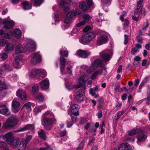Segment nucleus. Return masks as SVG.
Here are the masks:
<instances>
[{
    "label": "nucleus",
    "mask_w": 150,
    "mask_h": 150,
    "mask_svg": "<svg viewBox=\"0 0 150 150\" xmlns=\"http://www.w3.org/2000/svg\"><path fill=\"white\" fill-rule=\"evenodd\" d=\"M7 88V86L4 83L0 84V92Z\"/></svg>",
    "instance_id": "obj_45"
},
{
    "label": "nucleus",
    "mask_w": 150,
    "mask_h": 150,
    "mask_svg": "<svg viewBox=\"0 0 150 150\" xmlns=\"http://www.w3.org/2000/svg\"><path fill=\"white\" fill-rule=\"evenodd\" d=\"M129 21L127 19H125L124 21V25L126 28L128 26Z\"/></svg>",
    "instance_id": "obj_62"
},
{
    "label": "nucleus",
    "mask_w": 150,
    "mask_h": 150,
    "mask_svg": "<svg viewBox=\"0 0 150 150\" xmlns=\"http://www.w3.org/2000/svg\"><path fill=\"white\" fill-rule=\"evenodd\" d=\"M0 35L1 36V37L7 39L11 38L12 36V33L11 31H9L7 33H5L1 30L0 31Z\"/></svg>",
    "instance_id": "obj_18"
},
{
    "label": "nucleus",
    "mask_w": 150,
    "mask_h": 150,
    "mask_svg": "<svg viewBox=\"0 0 150 150\" xmlns=\"http://www.w3.org/2000/svg\"><path fill=\"white\" fill-rule=\"evenodd\" d=\"M3 24L4 25V28L6 29H11L14 25V23L13 21L7 20L4 21Z\"/></svg>",
    "instance_id": "obj_13"
},
{
    "label": "nucleus",
    "mask_w": 150,
    "mask_h": 150,
    "mask_svg": "<svg viewBox=\"0 0 150 150\" xmlns=\"http://www.w3.org/2000/svg\"><path fill=\"white\" fill-rule=\"evenodd\" d=\"M79 6L80 8L84 12H86L87 11L88 7L85 2L83 1L80 2Z\"/></svg>",
    "instance_id": "obj_25"
},
{
    "label": "nucleus",
    "mask_w": 150,
    "mask_h": 150,
    "mask_svg": "<svg viewBox=\"0 0 150 150\" xmlns=\"http://www.w3.org/2000/svg\"><path fill=\"white\" fill-rule=\"evenodd\" d=\"M123 88L125 91L128 93H129L132 92L133 91V88L130 87H129V89H127V88L125 87H124Z\"/></svg>",
    "instance_id": "obj_57"
},
{
    "label": "nucleus",
    "mask_w": 150,
    "mask_h": 150,
    "mask_svg": "<svg viewBox=\"0 0 150 150\" xmlns=\"http://www.w3.org/2000/svg\"><path fill=\"white\" fill-rule=\"evenodd\" d=\"M7 42V41L4 39H0V45L3 46L5 45Z\"/></svg>",
    "instance_id": "obj_55"
},
{
    "label": "nucleus",
    "mask_w": 150,
    "mask_h": 150,
    "mask_svg": "<svg viewBox=\"0 0 150 150\" xmlns=\"http://www.w3.org/2000/svg\"><path fill=\"white\" fill-rule=\"evenodd\" d=\"M86 2L89 7H91L93 4L92 0H86Z\"/></svg>",
    "instance_id": "obj_56"
},
{
    "label": "nucleus",
    "mask_w": 150,
    "mask_h": 150,
    "mask_svg": "<svg viewBox=\"0 0 150 150\" xmlns=\"http://www.w3.org/2000/svg\"><path fill=\"white\" fill-rule=\"evenodd\" d=\"M80 13L78 9H76L74 11L69 12L64 19V23L67 24L70 23L71 21L72 17Z\"/></svg>",
    "instance_id": "obj_2"
},
{
    "label": "nucleus",
    "mask_w": 150,
    "mask_h": 150,
    "mask_svg": "<svg viewBox=\"0 0 150 150\" xmlns=\"http://www.w3.org/2000/svg\"><path fill=\"white\" fill-rule=\"evenodd\" d=\"M6 146L7 144L5 142L0 141V149L6 147Z\"/></svg>",
    "instance_id": "obj_52"
},
{
    "label": "nucleus",
    "mask_w": 150,
    "mask_h": 150,
    "mask_svg": "<svg viewBox=\"0 0 150 150\" xmlns=\"http://www.w3.org/2000/svg\"><path fill=\"white\" fill-rule=\"evenodd\" d=\"M60 70L62 72L64 71L65 68L66 62L65 58L63 57H60Z\"/></svg>",
    "instance_id": "obj_21"
},
{
    "label": "nucleus",
    "mask_w": 150,
    "mask_h": 150,
    "mask_svg": "<svg viewBox=\"0 0 150 150\" xmlns=\"http://www.w3.org/2000/svg\"><path fill=\"white\" fill-rule=\"evenodd\" d=\"M28 46L31 49H33L35 48V42L31 41L28 44Z\"/></svg>",
    "instance_id": "obj_46"
},
{
    "label": "nucleus",
    "mask_w": 150,
    "mask_h": 150,
    "mask_svg": "<svg viewBox=\"0 0 150 150\" xmlns=\"http://www.w3.org/2000/svg\"><path fill=\"white\" fill-rule=\"evenodd\" d=\"M20 105V103L17 100L16 98L14 99L12 102V111L14 113L18 112Z\"/></svg>",
    "instance_id": "obj_11"
},
{
    "label": "nucleus",
    "mask_w": 150,
    "mask_h": 150,
    "mask_svg": "<svg viewBox=\"0 0 150 150\" xmlns=\"http://www.w3.org/2000/svg\"><path fill=\"white\" fill-rule=\"evenodd\" d=\"M47 75V73L46 71L44 69H39L38 76L42 78L45 77Z\"/></svg>",
    "instance_id": "obj_29"
},
{
    "label": "nucleus",
    "mask_w": 150,
    "mask_h": 150,
    "mask_svg": "<svg viewBox=\"0 0 150 150\" xmlns=\"http://www.w3.org/2000/svg\"><path fill=\"white\" fill-rule=\"evenodd\" d=\"M76 55L83 58H87L91 54V52L88 50L79 49L77 51Z\"/></svg>",
    "instance_id": "obj_5"
},
{
    "label": "nucleus",
    "mask_w": 150,
    "mask_h": 150,
    "mask_svg": "<svg viewBox=\"0 0 150 150\" xmlns=\"http://www.w3.org/2000/svg\"><path fill=\"white\" fill-rule=\"evenodd\" d=\"M84 141H82L79 145L77 149V150H82L84 146Z\"/></svg>",
    "instance_id": "obj_50"
},
{
    "label": "nucleus",
    "mask_w": 150,
    "mask_h": 150,
    "mask_svg": "<svg viewBox=\"0 0 150 150\" xmlns=\"http://www.w3.org/2000/svg\"><path fill=\"white\" fill-rule=\"evenodd\" d=\"M60 53L61 55L65 57H67L68 55V52L67 50H61L60 51Z\"/></svg>",
    "instance_id": "obj_44"
},
{
    "label": "nucleus",
    "mask_w": 150,
    "mask_h": 150,
    "mask_svg": "<svg viewBox=\"0 0 150 150\" xmlns=\"http://www.w3.org/2000/svg\"><path fill=\"white\" fill-rule=\"evenodd\" d=\"M32 138V136L31 135H28L27 136L25 139H23L27 144L30 141Z\"/></svg>",
    "instance_id": "obj_42"
},
{
    "label": "nucleus",
    "mask_w": 150,
    "mask_h": 150,
    "mask_svg": "<svg viewBox=\"0 0 150 150\" xmlns=\"http://www.w3.org/2000/svg\"><path fill=\"white\" fill-rule=\"evenodd\" d=\"M96 69V67L92 63L90 66L87 67L86 70L88 73L91 74Z\"/></svg>",
    "instance_id": "obj_24"
},
{
    "label": "nucleus",
    "mask_w": 150,
    "mask_h": 150,
    "mask_svg": "<svg viewBox=\"0 0 150 150\" xmlns=\"http://www.w3.org/2000/svg\"><path fill=\"white\" fill-rule=\"evenodd\" d=\"M14 33L15 36L16 38H21L22 33L20 30L18 29H17L14 30Z\"/></svg>",
    "instance_id": "obj_34"
},
{
    "label": "nucleus",
    "mask_w": 150,
    "mask_h": 150,
    "mask_svg": "<svg viewBox=\"0 0 150 150\" xmlns=\"http://www.w3.org/2000/svg\"><path fill=\"white\" fill-rule=\"evenodd\" d=\"M54 121L55 119L52 117L51 118L45 117L43 119L42 125L45 127H47L48 126H51Z\"/></svg>",
    "instance_id": "obj_6"
},
{
    "label": "nucleus",
    "mask_w": 150,
    "mask_h": 150,
    "mask_svg": "<svg viewBox=\"0 0 150 150\" xmlns=\"http://www.w3.org/2000/svg\"><path fill=\"white\" fill-rule=\"evenodd\" d=\"M86 88L85 86H83L81 89H79L77 92L76 98L78 102H80L83 100L85 96L84 91Z\"/></svg>",
    "instance_id": "obj_4"
},
{
    "label": "nucleus",
    "mask_w": 150,
    "mask_h": 150,
    "mask_svg": "<svg viewBox=\"0 0 150 150\" xmlns=\"http://www.w3.org/2000/svg\"><path fill=\"white\" fill-rule=\"evenodd\" d=\"M18 148L19 150H25L26 149V146L27 144L25 143V141L23 139L21 141H20Z\"/></svg>",
    "instance_id": "obj_23"
},
{
    "label": "nucleus",
    "mask_w": 150,
    "mask_h": 150,
    "mask_svg": "<svg viewBox=\"0 0 150 150\" xmlns=\"http://www.w3.org/2000/svg\"><path fill=\"white\" fill-rule=\"evenodd\" d=\"M67 126L68 127L70 128L71 127L73 124V122L70 120H67Z\"/></svg>",
    "instance_id": "obj_51"
},
{
    "label": "nucleus",
    "mask_w": 150,
    "mask_h": 150,
    "mask_svg": "<svg viewBox=\"0 0 150 150\" xmlns=\"http://www.w3.org/2000/svg\"><path fill=\"white\" fill-rule=\"evenodd\" d=\"M31 103L30 102H28L25 104L23 107H25L28 110L31 111Z\"/></svg>",
    "instance_id": "obj_48"
},
{
    "label": "nucleus",
    "mask_w": 150,
    "mask_h": 150,
    "mask_svg": "<svg viewBox=\"0 0 150 150\" xmlns=\"http://www.w3.org/2000/svg\"><path fill=\"white\" fill-rule=\"evenodd\" d=\"M95 138L93 137H91L89 138V143L88 145H90L91 143H93L95 140Z\"/></svg>",
    "instance_id": "obj_61"
},
{
    "label": "nucleus",
    "mask_w": 150,
    "mask_h": 150,
    "mask_svg": "<svg viewBox=\"0 0 150 150\" xmlns=\"http://www.w3.org/2000/svg\"><path fill=\"white\" fill-rule=\"evenodd\" d=\"M6 141L8 144L11 142L14 139V136L11 132H9L7 133L5 135Z\"/></svg>",
    "instance_id": "obj_20"
},
{
    "label": "nucleus",
    "mask_w": 150,
    "mask_h": 150,
    "mask_svg": "<svg viewBox=\"0 0 150 150\" xmlns=\"http://www.w3.org/2000/svg\"><path fill=\"white\" fill-rule=\"evenodd\" d=\"M86 23V21H83L81 22H80L76 24V25L77 27H79L81 26L84 25Z\"/></svg>",
    "instance_id": "obj_59"
},
{
    "label": "nucleus",
    "mask_w": 150,
    "mask_h": 150,
    "mask_svg": "<svg viewBox=\"0 0 150 150\" xmlns=\"http://www.w3.org/2000/svg\"><path fill=\"white\" fill-rule=\"evenodd\" d=\"M79 105L75 104L72 105L71 107V114L73 115L77 116L79 115Z\"/></svg>",
    "instance_id": "obj_14"
},
{
    "label": "nucleus",
    "mask_w": 150,
    "mask_h": 150,
    "mask_svg": "<svg viewBox=\"0 0 150 150\" xmlns=\"http://www.w3.org/2000/svg\"><path fill=\"white\" fill-rule=\"evenodd\" d=\"M39 69H32L30 73V75L32 76H34L36 75L38 76Z\"/></svg>",
    "instance_id": "obj_36"
},
{
    "label": "nucleus",
    "mask_w": 150,
    "mask_h": 150,
    "mask_svg": "<svg viewBox=\"0 0 150 150\" xmlns=\"http://www.w3.org/2000/svg\"><path fill=\"white\" fill-rule=\"evenodd\" d=\"M39 84L41 89L46 90L49 88V81L48 79H45L40 82Z\"/></svg>",
    "instance_id": "obj_8"
},
{
    "label": "nucleus",
    "mask_w": 150,
    "mask_h": 150,
    "mask_svg": "<svg viewBox=\"0 0 150 150\" xmlns=\"http://www.w3.org/2000/svg\"><path fill=\"white\" fill-rule=\"evenodd\" d=\"M90 16L88 14H85L83 16L84 21H85L86 22V20L89 19L90 18Z\"/></svg>",
    "instance_id": "obj_63"
},
{
    "label": "nucleus",
    "mask_w": 150,
    "mask_h": 150,
    "mask_svg": "<svg viewBox=\"0 0 150 150\" xmlns=\"http://www.w3.org/2000/svg\"><path fill=\"white\" fill-rule=\"evenodd\" d=\"M23 8L25 10H28L31 9L32 7L31 4H29L27 1L22 3Z\"/></svg>",
    "instance_id": "obj_31"
},
{
    "label": "nucleus",
    "mask_w": 150,
    "mask_h": 150,
    "mask_svg": "<svg viewBox=\"0 0 150 150\" xmlns=\"http://www.w3.org/2000/svg\"><path fill=\"white\" fill-rule=\"evenodd\" d=\"M138 134H139L138 137V141L140 142H144L147 137L146 135L145 134L144 131L141 130V131Z\"/></svg>",
    "instance_id": "obj_16"
},
{
    "label": "nucleus",
    "mask_w": 150,
    "mask_h": 150,
    "mask_svg": "<svg viewBox=\"0 0 150 150\" xmlns=\"http://www.w3.org/2000/svg\"><path fill=\"white\" fill-rule=\"evenodd\" d=\"M39 91V87L38 86L34 85L32 87V91L33 94L37 93Z\"/></svg>",
    "instance_id": "obj_39"
},
{
    "label": "nucleus",
    "mask_w": 150,
    "mask_h": 150,
    "mask_svg": "<svg viewBox=\"0 0 150 150\" xmlns=\"http://www.w3.org/2000/svg\"><path fill=\"white\" fill-rule=\"evenodd\" d=\"M8 56V55L7 54L3 53L0 54V58L3 60L6 59Z\"/></svg>",
    "instance_id": "obj_43"
},
{
    "label": "nucleus",
    "mask_w": 150,
    "mask_h": 150,
    "mask_svg": "<svg viewBox=\"0 0 150 150\" xmlns=\"http://www.w3.org/2000/svg\"><path fill=\"white\" fill-rule=\"evenodd\" d=\"M41 59V56L39 54V52L35 53L31 60V63L33 65H35L39 62Z\"/></svg>",
    "instance_id": "obj_9"
},
{
    "label": "nucleus",
    "mask_w": 150,
    "mask_h": 150,
    "mask_svg": "<svg viewBox=\"0 0 150 150\" xmlns=\"http://www.w3.org/2000/svg\"><path fill=\"white\" fill-rule=\"evenodd\" d=\"M138 51V49L136 47H133L131 51V53L132 54L134 55Z\"/></svg>",
    "instance_id": "obj_53"
},
{
    "label": "nucleus",
    "mask_w": 150,
    "mask_h": 150,
    "mask_svg": "<svg viewBox=\"0 0 150 150\" xmlns=\"http://www.w3.org/2000/svg\"><path fill=\"white\" fill-rule=\"evenodd\" d=\"M74 0H62L60 3V5L61 6H63L65 4H68L70 2L73 3V1Z\"/></svg>",
    "instance_id": "obj_40"
},
{
    "label": "nucleus",
    "mask_w": 150,
    "mask_h": 150,
    "mask_svg": "<svg viewBox=\"0 0 150 150\" xmlns=\"http://www.w3.org/2000/svg\"><path fill=\"white\" fill-rule=\"evenodd\" d=\"M95 37L94 33L93 32H89L85 35L82 37L81 39L83 42H88L91 41Z\"/></svg>",
    "instance_id": "obj_7"
},
{
    "label": "nucleus",
    "mask_w": 150,
    "mask_h": 150,
    "mask_svg": "<svg viewBox=\"0 0 150 150\" xmlns=\"http://www.w3.org/2000/svg\"><path fill=\"white\" fill-rule=\"evenodd\" d=\"M38 133L39 137L44 140L46 139V137L45 132L43 129H40L39 130Z\"/></svg>",
    "instance_id": "obj_32"
},
{
    "label": "nucleus",
    "mask_w": 150,
    "mask_h": 150,
    "mask_svg": "<svg viewBox=\"0 0 150 150\" xmlns=\"http://www.w3.org/2000/svg\"><path fill=\"white\" fill-rule=\"evenodd\" d=\"M16 95L22 100H25L26 99L25 92L20 89L17 90L16 92Z\"/></svg>",
    "instance_id": "obj_15"
},
{
    "label": "nucleus",
    "mask_w": 150,
    "mask_h": 150,
    "mask_svg": "<svg viewBox=\"0 0 150 150\" xmlns=\"http://www.w3.org/2000/svg\"><path fill=\"white\" fill-rule=\"evenodd\" d=\"M8 104L7 103H5L4 105H0V113L5 115L8 112L9 109L7 107Z\"/></svg>",
    "instance_id": "obj_17"
},
{
    "label": "nucleus",
    "mask_w": 150,
    "mask_h": 150,
    "mask_svg": "<svg viewBox=\"0 0 150 150\" xmlns=\"http://www.w3.org/2000/svg\"><path fill=\"white\" fill-rule=\"evenodd\" d=\"M102 69H100L96 71L92 75L91 77V79L92 80H94L95 79L97 76L99 75H100L102 74Z\"/></svg>",
    "instance_id": "obj_33"
},
{
    "label": "nucleus",
    "mask_w": 150,
    "mask_h": 150,
    "mask_svg": "<svg viewBox=\"0 0 150 150\" xmlns=\"http://www.w3.org/2000/svg\"><path fill=\"white\" fill-rule=\"evenodd\" d=\"M118 150H132V149L128 144H122L120 145Z\"/></svg>",
    "instance_id": "obj_19"
},
{
    "label": "nucleus",
    "mask_w": 150,
    "mask_h": 150,
    "mask_svg": "<svg viewBox=\"0 0 150 150\" xmlns=\"http://www.w3.org/2000/svg\"><path fill=\"white\" fill-rule=\"evenodd\" d=\"M136 38L137 40V41L140 43H142V38L139 35H138L136 37Z\"/></svg>",
    "instance_id": "obj_60"
},
{
    "label": "nucleus",
    "mask_w": 150,
    "mask_h": 150,
    "mask_svg": "<svg viewBox=\"0 0 150 150\" xmlns=\"http://www.w3.org/2000/svg\"><path fill=\"white\" fill-rule=\"evenodd\" d=\"M143 1V0H140L137 4V9H139Z\"/></svg>",
    "instance_id": "obj_64"
},
{
    "label": "nucleus",
    "mask_w": 150,
    "mask_h": 150,
    "mask_svg": "<svg viewBox=\"0 0 150 150\" xmlns=\"http://www.w3.org/2000/svg\"><path fill=\"white\" fill-rule=\"evenodd\" d=\"M13 47L14 46L11 43H8L6 45L5 50L6 52L8 53L13 50Z\"/></svg>",
    "instance_id": "obj_27"
},
{
    "label": "nucleus",
    "mask_w": 150,
    "mask_h": 150,
    "mask_svg": "<svg viewBox=\"0 0 150 150\" xmlns=\"http://www.w3.org/2000/svg\"><path fill=\"white\" fill-rule=\"evenodd\" d=\"M141 131V130L139 129H132V130L129 131L128 132V134L130 136H132L138 133H139Z\"/></svg>",
    "instance_id": "obj_30"
},
{
    "label": "nucleus",
    "mask_w": 150,
    "mask_h": 150,
    "mask_svg": "<svg viewBox=\"0 0 150 150\" xmlns=\"http://www.w3.org/2000/svg\"><path fill=\"white\" fill-rule=\"evenodd\" d=\"M21 60V58L19 56L16 57L15 59V62L17 64L19 63V62Z\"/></svg>",
    "instance_id": "obj_58"
},
{
    "label": "nucleus",
    "mask_w": 150,
    "mask_h": 150,
    "mask_svg": "<svg viewBox=\"0 0 150 150\" xmlns=\"http://www.w3.org/2000/svg\"><path fill=\"white\" fill-rule=\"evenodd\" d=\"M73 67V66L69 65L67 68V72L71 74H72V71L71 70V69Z\"/></svg>",
    "instance_id": "obj_54"
},
{
    "label": "nucleus",
    "mask_w": 150,
    "mask_h": 150,
    "mask_svg": "<svg viewBox=\"0 0 150 150\" xmlns=\"http://www.w3.org/2000/svg\"><path fill=\"white\" fill-rule=\"evenodd\" d=\"M86 77V76H85L81 77L79 79V84L76 86V88H81L83 86H85L83 85L86 82L87 80Z\"/></svg>",
    "instance_id": "obj_12"
},
{
    "label": "nucleus",
    "mask_w": 150,
    "mask_h": 150,
    "mask_svg": "<svg viewBox=\"0 0 150 150\" xmlns=\"http://www.w3.org/2000/svg\"><path fill=\"white\" fill-rule=\"evenodd\" d=\"M43 115L44 116H48L49 117H54L53 114L49 111H47L45 112L43 114Z\"/></svg>",
    "instance_id": "obj_47"
},
{
    "label": "nucleus",
    "mask_w": 150,
    "mask_h": 150,
    "mask_svg": "<svg viewBox=\"0 0 150 150\" xmlns=\"http://www.w3.org/2000/svg\"><path fill=\"white\" fill-rule=\"evenodd\" d=\"M115 90L116 91L119 92H122V89L120 88V85L118 84L115 86Z\"/></svg>",
    "instance_id": "obj_49"
},
{
    "label": "nucleus",
    "mask_w": 150,
    "mask_h": 150,
    "mask_svg": "<svg viewBox=\"0 0 150 150\" xmlns=\"http://www.w3.org/2000/svg\"><path fill=\"white\" fill-rule=\"evenodd\" d=\"M36 98L40 101H42L44 100V97L42 94L41 93H39L37 95Z\"/></svg>",
    "instance_id": "obj_41"
},
{
    "label": "nucleus",
    "mask_w": 150,
    "mask_h": 150,
    "mask_svg": "<svg viewBox=\"0 0 150 150\" xmlns=\"http://www.w3.org/2000/svg\"><path fill=\"white\" fill-rule=\"evenodd\" d=\"M108 40V36L106 34H100L97 37V44L100 45L107 42Z\"/></svg>",
    "instance_id": "obj_3"
},
{
    "label": "nucleus",
    "mask_w": 150,
    "mask_h": 150,
    "mask_svg": "<svg viewBox=\"0 0 150 150\" xmlns=\"http://www.w3.org/2000/svg\"><path fill=\"white\" fill-rule=\"evenodd\" d=\"M18 118L15 115H12L8 118L3 127L5 129L13 127L16 126L18 123Z\"/></svg>",
    "instance_id": "obj_1"
},
{
    "label": "nucleus",
    "mask_w": 150,
    "mask_h": 150,
    "mask_svg": "<svg viewBox=\"0 0 150 150\" xmlns=\"http://www.w3.org/2000/svg\"><path fill=\"white\" fill-rule=\"evenodd\" d=\"M94 64L96 67L97 68L98 67H102L103 65V62L100 59H98L95 60L93 63Z\"/></svg>",
    "instance_id": "obj_28"
},
{
    "label": "nucleus",
    "mask_w": 150,
    "mask_h": 150,
    "mask_svg": "<svg viewBox=\"0 0 150 150\" xmlns=\"http://www.w3.org/2000/svg\"><path fill=\"white\" fill-rule=\"evenodd\" d=\"M32 127V125L30 124L27 125L23 127L21 129L18 130V131L20 132L27 130L31 129Z\"/></svg>",
    "instance_id": "obj_38"
},
{
    "label": "nucleus",
    "mask_w": 150,
    "mask_h": 150,
    "mask_svg": "<svg viewBox=\"0 0 150 150\" xmlns=\"http://www.w3.org/2000/svg\"><path fill=\"white\" fill-rule=\"evenodd\" d=\"M31 2H33L35 6H40L43 2V0H31Z\"/></svg>",
    "instance_id": "obj_37"
},
{
    "label": "nucleus",
    "mask_w": 150,
    "mask_h": 150,
    "mask_svg": "<svg viewBox=\"0 0 150 150\" xmlns=\"http://www.w3.org/2000/svg\"><path fill=\"white\" fill-rule=\"evenodd\" d=\"M20 141L18 139H14L11 142L8 144L15 148L18 147Z\"/></svg>",
    "instance_id": "obj_26"
},
{
    "label": "nucleus",
    "mask_w": 150,
    "mask_h": 150,
    "mask_svg": "<svg viewBox=\"0 0 150 150\" xmlns=\"http://www.w3.org/2000/svg\"><path fill=\"white\" fill-rule=\"evenodd\" d=\"M100 54L102 59L105 62L109 61L111 58V56L107 50L101 52Z\"/></svg>",
    "instance_id": "obj_10"
},
{
    "label": "nucleus",
    "mask_w": 150,
    "mask_h": 150,
    "mask_svg": "<svg viewBox=\"0 0 150 150\" xmlns=\"http://www.w3.org/2000/svg\"><path fill=\"white\" fill-rule=\"evenodd\" d=\"M25 50L23 48V45L21 44H18L17 45V48L15 51V53L16 54L23 52L25 51Z\"/></svg>",
    "instance_id": "obj_22"
},
{
    "label": "nucleus",
    "mask_w": 150,
    "mask_h": 150,
    "mask_svg": "<svg viewBox=\"0 0 150 150\" xmlns=\"http://www.w3.org/2000/svg\"><path fill=\"white\" fill-rule=\"evenodd\" d=\"M2 71L3 70H7L8 71H11L13 70L12 68L10 67L9 65L8 64H4L1 68Z\"/></svg>",
    "instance_id": "obj_35"
}]
</instances>
